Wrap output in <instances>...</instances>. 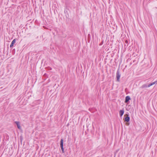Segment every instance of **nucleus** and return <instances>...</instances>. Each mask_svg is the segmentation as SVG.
<instances>
[{"label":"nucleus","mask_w":157,"mask_h":157,"mask_svg":"<svg viewBox=\"0 0 157 157\" xmlns=\"http://www.w3.org/2000/svg\"><path fill=\"white\" fill-rule=\"evenodd\" d=\"M130 117L128 116L127 117H126L124 119V121L126 122H129L130 121Z\"/></svg>","instance_id":"0eeeda50"},{"label":"nucleus","mask_w":157,"mask_h":157,"mask_svg":"<svg viewBox=\"0 0 157 157\" xmlns=\"http://www.w3.org/2000/svg\"><path fill=\"white\" fill-rule=\"evenodd\" d=\"M147 85L146 84H144L142 86V87L143 88H147Z\"/></svg>","instance_id":"6e6552de"},{"label":"nucleus","mask_w":157,"mask_h":157,"mask_svg":"<svg viewBox=\"0 0 157 157\" xmlns=\"http://www.w3.org/2000/svg\"><path fill=\"white\" fill-rule=\"evenodd\" d=\"M152 86V85H151V83H150V84H149L147 85V86H148V87H150V86Z\"/></svg>","instance_id":"9b49d317"},{"label":"nucleus","mask_w":157,"mask_h":157,"mask_svg":"<svg viewBox=\"0 0 157 157\" xmlns=\"http://www.w3.org/2000/svg\"><path fill=\"white\" fill-rule=\"evenodd\" d=\"M121 76V74L120 73L119 69H118L117 71V73H116V75L117 81L118 82L120 81V78Z\"/></svg>","instance_id":"f257e3e1"},{"label":"nucleus","mask_w":157,"mask_h":157,"mask_svg":"<svg viewBox=\"0 0 157 157\" xmlns=\"http://www.w3.org/2000/svg\"><path fill=\"white\" fill-rule=\"evenodd\" d=\"M15 42H16V39H13L12 41L11 44L10 46V48H12L13 46V44L15 43Z\"/></svg>","instance_id":"20e7f679"},{"label":"nucleus","mask_w":157,"mask_h":157,"mask_svg":"<svg viewBox=\"0 0 157 157\" xmlns=\"http://www.w3.org/2000/svg\"><path fill=\"white\" fill-rule=\"evenodd\" d=\"M60 146L63 153H64V148L63 147V140L62 139L60 140Z\"/></svg>","instance_id":"f03ea898"},{"label":"nucleus","mask_w":157,"mask_h":157,"mask_svg":"<svg viewBox=\"0 0 157 157\" xmlns=\"http://www.w3.org/2000/svg\"><path fill=\"white\" fill-rule=\"evenodd\" d=\"M151 84L152 86L153 85L155 84H157V80L154 82L151 83Z\"/></svg>","instance_id":"1a4fd4ad"},{"label":"nucleus","mask_w":157,"mask_h":157,"mask_svg":"<svg viewBox=\"0 0 157 157\" xmlns=\"http://www.w3.org/2000/svg\"><path fill=\"white\" fill-rule=\"evenodd\" d=\"M130 97L129 96H127L125 97V102L127 103L130 100Z\"/></svg>","instance_id":"7ed1b4c3"},{"label":"nucleus","mask_w":157,"mask_h":157,"mask_svg":"<svg viewBox=\"0 0 157 157\" xmlns=\"http://www.w3.org/2000/svg\"><path fill=\"white\" fill-rule=\"evenodd\" d=\"M152 86V85H151V83H150V84H149L147 85V86H148V87H150V86Z\"/></svg>","instance_id":"9d476101"},{"label":"nucleus","mask_w":157,"mask_h":157,"mask_svg":"<svg viewBox=\"0 0 157 157\" xmlns=\"http://www.w3.org/2000/svg\"><path fill=\"white\" fill-rule=\"evenodd\" d=\"M124 110L123 109L119 111V115L121 117L123 116L124 113Z\"/></svg>","instance_id":"423d86ee"},{"label":"nucleus","mask_w":157,"mask_h":157,"mask_svg":"<svg viewBox=\"0 0 157 157\" xmlns=\"http://www.w3.org/2000/svg\"><path fill=\"white\" fill-rule=\"evenodd\" d=\"M15 123H16V124L17 125V128L19 129H21V126H20V125L19 122H18V121H15Z\"/></svg>","instance_id":"39448f33"}]
</instances>
